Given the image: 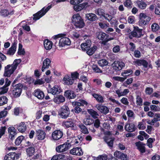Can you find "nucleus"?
<instances>
[{
  "instance_id": "e2e57ef3",
  "label": "nucleus",
  "mask_w": 160,
  "mask_h": 160,
  "mask_svg": "<svg viewBox=\"0 0 160 160\" xmlns=\"http://www.w3.org/2000/svg\"><path fill=\"white\" fill-rule=\"evenodd\" d=\"M109 100L113 103L116 104L118 106H120L121 105V103L118 101L112 98H109Z\"/></svg>"
},
{
  "instance_id": "58836bf2",
  "label": "nucleus",
  "mask_w": 160,
  "mask_h": 160,
  "mask_svg": "<svg viewBox=\"0 0 160 160\" xmlns=\"http://www.w3.org/2000/svg\"><path fill=\"white\" fill-rule=\"evenodd\" d=\"M97 47L96 46H94L92 48H90L87 50V54L89 56L92 55L94 52L97 49Z\"/></svg>"
},
{
  "instance_id": "6ab92c4d",
  "label": "nucleus",
  "mask_w": 160,
  "mask_h": 160,
  "mask_svg": "<svg viewBox=\"0 0 160 160\" xmlns=\"http://www.w3.org/2000/svg\"><path fill=\"white\" fill-rule=\"evenodd\" d=\"M104 139L109 147L111 148L113 147V141L114 140V138L113 137L105 136L104 137Z\"/></svg>"
},
{
  "instance_id": "4c0bfd02",
  "label": "nucleus",
  "mask_w": 160,
  "mask_h": 160,
  "mask_svg": "<svg viewBox=\"0 0 160 160\" xmlns=\"http://www.w3.org/2000/svg\"><path fill=\"white\" fill-rule=\"evenodd\" d=\"M9 156V158L11 160H16L18 159L19 157V155L16 154L14 152L9 153L7 154Z\"/></svg>"
},
{
  "instance_id": "4468645a",
  "label": "nucleus",
  "mask_w": 160,
  "mask_h": 160,
  "mask_svg": "<svg viewBox=\"0 0 160 160\" xmlns=\"http://www.w3.org/2000/svg\"><path fill=\"white\" fill-rule=\"evenodd\" d=\"M63 133L59 130H56L54 131L52 135V138L53 140H58L62 136Z\"/></svg>"
},
{
  "instance_id": "864d4df0",
  "label": "nucleus",
  "mask_w": 160,
  "mask_h": 160,
  "mask_svg": "<svg viewBox=\"0 0 160 160\" xmlns=\"http://www.w3.org/2000/svg\"><path fill=\"white\" fill-rule=\"evenodd\" d=\"M155 140V139L150 138H149L147 140V145L149 148H152V143Z\"/></svg>"
},
{
  "instance_id": "4d7b16f0",
  "label": "nucleus",
  "mask_w": 160,
  "mask_h": 160,
  "mask_svg": "<svg viewBox=\"0 0 160 160\" xmlns=\"http://www.w3.org/2000/svg\"><path fill=\"white\" fill-rule=\"evenodd\" d=\"M0 89L1 91L0 92V95H2L8 92V88L5 86H3Z\"/></svg>"
},
{
  "instance_id": "49530a36",
  "label": "nucleus",
  "mask_w": 160,
  "mask_h": 160,
  "mask_svg": "<svg viewBox=\"0 0 160 160\" xmlns=\"http://www.w3.org/2000/svg\"><path fill=\"white\" fill-rule=\"evenodd\" d=\"M107 156L106 154H103L96 157L93 160H107Z\"/></svg>"
},
{
  "instance_id": "3c124183",
  "label": "nucleus",
  "mask_w": 160,
  "mask_h": 160,
  "mask_svg": "<svg viewBox=\"0 0 160 160\" xmlns=\"http://www.w3.org/2000/svg\"><path fill=\"white\" fill-rule=\"evenodd\" d=\"M93 70L96 73H100L102 72V71L96 65H93L92 67Z\"/></svg>"
},
{
  "instance_id": "c03bdc74",
  "label": "nucleus",
  "mask_w": 160,
  "mask_h": 160,
  "mask_svg": "<svg viewBox=\"0 0 160 160\" xmlns=\"http://www.w3.org/2000/svg\"><path fill=\"white\" fill-rule=\"evenodd\" d=\"M95 12L98 15L100 16H103L105 13L103 9L101 8H98L95 10Z\"/></svg>"
},
{
  "instance_id": "b1692460",
  "label": "nucleus",
  "mask_w": 160,
  "mask_h": 160,
  "mask_svg": "<svg viewBox=\"0 0 160 160\" xmlns=\"http://www.w3.org/2000/svg\"><path fill=\"white\" fill-rule=\"evenodd\" d=\"M17 47V44L14 42L7 51V54L9 55H12L15 53Z\"/></svg>"
},
{
  "instance_id": "0e129e2a",
  "label": "nucleus",
  "mask_w": 160,
  "mask_h": 160,
  "mask_svg": "<svg viewBox=\"0 0 160 160\" xmlns=\"http://www.w3.org/2000/svg\"><path fill=\"white\" fill-rule=\"evenodd\" d=\"M135 21V18L133 16H131L128 18V21L129 23L132 24Z\"/></svg>"
},
{
  "instance_id": "a878e982",
  "label": "nucleus",
  "mask_w": 160,
  "mask_h": 160,
  "mask_svg": "<svg viewBox=\"0 0 160 160\" xmlns=\"http://www.w3.org/2000/svg\"><path fill=\"white\" fill-rule=\"evenodd\" d=\"M64 95L69 99L73 98L76 97L74 92L70 90L66 91L65 92Z\"/></svg>"
},
{
  "instance_id": "0eeeda50",
  "label": "nucleus",
  "mask_w": 160,
  "mask_h": 160,
  "mask_svg": "<svg viewBox=\"0 0 160 160\" xmlns=\"http://www.w3.org/2000/svg\"><path fill=\"white\" fill-rule=\"evenodd\" d=\"M142 35V29L138 27H134L133 31L128 34L130 39H132L133 37L139 38Z\"/></svg>"
},
{
  "instance_id": "5fc2aeb1",
  "label": "nucleus",
  "mask_w": 160,
  "mask_h": 160,
  "mask_svg": "<svg viewBox=\"0 0 160 160\" xmlns=\"http://www.w3.org/2000/svg\"><path fill=\"white\" fill-rule=\"evenodd\" d=\"M79 76V74L76 72H74L71 73V78L74 81L76 79L78 78Z\"/></svg>"
},
{
  "instance_id": "2eb2a0df",
  "label": "nucleus",
  "mask_w": 160,
  "mask_h": 160,
  "mask_svg": "<svg viewBox=\"0 0 160 160\" xmlns=\"http://www.w3.org/2000/svg\"><path fill=\"white\" fill-rule=\"evenodd\" d=\"M70 154L78 156H80L83 154V152L80 148L77 147L73 148L70 152Z\"/></svg>"
},
{
  "instance_id": "393cba45",
  "label": "nucleus",
  "mask_w": 160,
  "mask_h": 160,
  "mask_svg": "<svg viewBox=\"0 0 160 160\" xmlns=\"http://www.w3.org/2000/svg\"><path fill=\"white\" fill-rule=\"evenodd\" d=\"M63 81L64 84L67 85H72L74 81L68 75H66L63 79Z\"/></svg>"
},
{
  "instance_id": "20e7f679",
  "label": "nucleus",
  "mask_w": 160,
  "mask_h": 160,
  "mask_svg": "<svg viewBox=\"0 0 160 160\" xmlns=\"http://www.w3.org/2000/svg\"><path fill=\"white\" fill-rule=\"evenodd\" d=\"M52 8L51 5L48 6L46 8L43 7L40 11L33 14V20L36 21L43 16Z\"/></svg>"
},
{
  "instance_id": "a18cd8bd",
  "label": "nucleus",
  "mask_w": 160,
  "mask_h": 160,
  "mask_svg": "<svg viewBox=\"0 0 160 160\" xmlns=\"http://www.w3.org/2000/svg\"><path fill=\"white\" fill-rule=\"evenodd\" d=\"M35 149L33 147H30L27 149V152L28 155L29 156H32L34 152Z\"/></svg>"
},
{
  "instance_id": "f257e3e1",
  "label": "nucleus",
  "mask_w": 160,
  "mask_h": 160,
  "mask_svg": "<svg viewBox=\"0 0 160 160\" xmlns=\"http://www.w3.org/2000/svg\"><path fill=\"white\" fill-rule=\"evenodd\" d=\"M21 61L20 59H15L12 64L8 65L5 67L4 76L8 77H10L17 69Z\"/></svg>"
},
{
  "instance_id": "37998d69",
  "label": "nucleus",
  "mask_w": 160,
  "mask_h": 160,
  "mask_svg": "<svg viewBox=\"0 0 160 160\" xmlns=\"http://www.w3.org/2000/svg\"><path fill=\"white\" fill-rule=\"evenodd\" d=\"M8 99L6 97L2 96L0 97V106L3 105L8 102Z\"/></svg>"
},
{
  "instance_id": "f8f14e48",
  "label": "nucleus",
  "mask_w": 160,
  "mask_h": 160,
  "mask_svg": "<svg viewBox=\"0 0 160 160\" xmlns=\"http://www.w3.org/2000/svg\"><path fill=\"white\" fill-rule=\"evenodd\" d=\"M124 66L125 64L123 62L119 61H115L112 64L113 69L115 70H121Z\"/></svg>"
},
{
  "instance_id": "774afa93",
  "label": "nucleus",
  "mask_w": 160,
  "mask_h": 160,
  "mask_svg": "<svg viewBox=\"0 0 160 160\" xmlns=\"http://www.w3.org/2000/svg\"><path fill=\"white\" fill-rule=\"evenodd\" d=\"M119 159L121 160H128V157L126 154L122 153Z\"/></svg>"
},
{
  "instance_id": "2f4dec72",
  "label": "nucleus",
  "mask_w": 160,
  "mask_h": 160,
  "mask_svg": "<svg viewBox=\"0 0 160 160\" xmlns=\"http://www.w3.org/2000/svg\"><path fill=\"white\" fill-rule=\"evenodd\" d=\"M85 18L91 21H95L97 19L96 15L93 13L87 14Z\"/></svg>"
},
{
  "instance_id": "473e14b6",
  "label": "nucleus",
  "mask_w": 160,
  "mask_h": 160,
  "mask_svg": "<svg viewBox=\"0 0 160 160\" xmlns=\"http://www.w3.org/2000/svg\"><path fill=\"white\" fill-rule=\"evenodd\" d=\"M103 17L108 22H110L111 21L110 23L111 24H113L114 23H116L118 22V21L116 20H113L112 21H111V20L112 18V16L108 14L105 13Z\"/></svg>"
},
{
  "instance_id": "f704fd0d",
  "label": "nucleus",
  "mask_w": 160,
  "mask_h": 160,
  "mask_svg": "<svg viewBox=\"0 0 160 160\" xmlns=\"http://www.w3.org/2000/svg\"><path fill=\"white\" fill-rule=\"evenodd\" d=\"M107 35L105 33L102 32H98L97 33V38L99 40H103L108 37Z\"/></svg>"
},
{
  "instance_id": "bb28decb",
  "label": "nucleus",
  "mask_w": 160,
  "mask_h": 160,
  "mask_svg": "<svg viewBox=\"0 0 160 160\" xmlns=\"http://www.w3.org/2000/svg\"><path fill=\"white\" fill-rule=\"evenodd\" d=\"M16 125L17 129L19 132H22L26 131L27 127L24 122H21Z\"/></svg>"
},
{
  "instance_id": "6e6d98bb",
  "label": "nucleus",
  "mask_w": 160,
  "mask_h": 160,
  "mask_svg": "<svg viewBox=\"0 0 160 160\" xmlns=\"http://www.w3.org/2000/svg\"><path fill=\"white\" fill-rule=\"evenodd\" d=\"M6 129V128L5 126L1 127H0V138L5 134Z\"/></svg>"
},
{
  "instance_id": "423d86ee",
  "label": "nucleus",
  "mask_w": 160,
  "mask_h": 160,
  "mask_svg": "<svg viewBox=\"0 0 160 160\" xmlns=\"http://www.w3.org/2000/svg\"><path fill=\"white\" fill-rule=\"evenodd\" d=\"M139 20L138 22L139 26H142L148 24L151 20V18L145 14L141 13L139 14Z\"/></svg>"
},
{
  "instance_id": "1a4fd4ad",
  "label": "nucleus",
  "mask_w": 160,
  "mask_h": 160,
  "mask_svg": "<svg viewBox=\"0 0 160 160\" xmlns=\"http://www.w3.org/2000/svg\"><path fill=\"white\" fill-rule=\"evenodd\" d=\"M69 144L65 142L62 144L57 146L56 148V152L59 153L66 152L68 150L70 147Z\"/></svg>"
},
{
  "instance_id": "72a5a7b5",
  "label": "nucleus",
  "mask_w": 160,
  "mask_h": 160,
  "mask_svg": "<svg viewBox=\"0 0 160 160\" xmlns=\"http://www.w3.org/2000/svg\"><path fill=\"white\" fill-rule=\"evenodd\" d=\"M92 96L98 102L103 103L104 102V98L101 95L94 93Z\"/></svg>"
},
{
  "instance_id": "052dcab7",
  "label": "nucleus",
  "mask_w": 160,
  "mask_h": 160,
  "mask_svg": "<svg viewBox=\"0 0 160 160\" xmlns=\"http://www.w3.org/2000/svg\"><path fill=\"white\" fill-rule=\"evenodd\" d=\"M73 8L74 10L77 12L80 11L82 9L80 4L78 5H74Z\"/></svg>"
},
{
  "instance_id": "5701e85b",
  "label": "nucleus",
  "mask_w": 160,
  "mask_h": 160,
  "mask_svg": "<svg viewBox=\"0 0 160 160\" xmlns=\"http://www.w3.org/2000/svg\"><path fill=\"white\" fill-rule=\"evenodd\" d=\"M34 95L39 99H42L44 97L43 92L39 89L34 91Z\"/></svg>"
},
{
  "instance_id": "c85d7f7f",
  "label": "nucleus",
  "mask_w": 160,
  "mask_h": 160,
  "mask_svg": "<svg viewBox=\"0 0 160 160\" xmlns=\"http://www.w3.org/2000/svg\"><path fill=\"white\" fill-rule=\"evenodd\" d=\"M8 132L9 134V138L11 139H12L16 134V129L13 127H9L8 129Z\"/></svg>"
},
{
  "instance_id": "dca6fc26",
  "label": "nucleus",
  "mask_w": 160,
  "mask_h": 160,
  "mask_svg": "<svg viewBox=\"0 0 160 160\" xmlns=\"http://www.w3.org/2000/svg\"><path fill=\"white\" fill-rule=\"evenodd\" d=\"M36 134L37 139L38 140H42L45 138L46 133L42 129L37 130Z\"/></svg>"
},
{
  "instance_id": "a19ab883",
  "label": "nucleus",
  "mask_w": 160,
  "mask_h": 160,
  "mask_svg": "<svg viewBox=\"0 0 160 160\" xmlns=\"http://www.w3.org/2000/svg\"><path fill=\"white\" fill-rule=\"evenodd\" d=\"M98 65L101 67L107 65L108 64V62L105 59H102L99 60L98 62Z\"/></svg>"
},
{
  "instance_id": "c9c22d12",
  "label": "nucleus",
  "mask_w": 160,
  "mask_h": 160,
  "mask_svg": "<svg viewBox=\"0 0 160 160\" xmlns=\"http://www.w3.org/2000/svg\"><path fill=\"white\" fill-rule=\"evenodd\" d=\"M136 2L138 7L142 9H144L147 6L146 3L142 0H137Z\"/></svg>"
},
{
  "instance_id": "9d476101",
  "label": "nucleus",
  "mask_w": 160,
  "mask_h": 160,
  "mask_svg": "<svg viewBox=\"0 0 160 160\" xmlns=\"http://www.w3.org/2000/svg\"><path fill=\"white\" fill-rule=\"evenodd\" d=\"M62 125L67 128L71 127L74 130L77 129V127L74 122L73 120L72 119H68L66 121H63Z\"/></svg>"
},
{
  "instance_id": "a211bd4d",
  "label": "nucleus",
  "mask_w": 160,
  "mask_h": 160,
  "mask_svg": "<svg viewBox=\"0 0 160 160\" xmlns=\"http://www.w3.org/2000/svg\"><path fill=\"white\" fill-rule=\"evenodd\" d=\"M51 61L50 59L46 58L45 59L43 62V65L41 69L42 72L44 71L45 70L49 68L51 65Z\"/></svg>"
},
{
  "instance_id": "ea45409f",
  "label": "nucleus",
  "mask_w": 160,
  "mask_h": 160,
  "mask_svg": "<svg viewBox=\"0 0 160 160\" xmlns=\"http://www.w3.org/2000/svg\"><path fill=\"white\" fill-rule=\"evenodd\" d=\"M88 112L92 117L94 118H97L99 116L97 112L92 109L88 110Z\"/></svg>"
},
{
  "instance_id": "39448f33",
  "label": "nucleus",
  "mask_w": 160,
  "mask_h": 160,
  "mask_svg": "<svg viewBox=\"0 0 160 160\" xmlns=\"http://www.w3.org/2000/svg\"><path fill=\"white\" fill-rule=\"evenodd\" d=\"M71 44V41L70 39L68 38L65 37L61 38L58 42H55V45L56 47L58 46L59 48H62L66 46L70 45Z\"/></svg>"
},
{
  "instance_id": "8fccbe9b",
  "label": "nucleus",
  "mask_w": 160,
  "mask_h": 160,
  "mask_svg": "<svg viewBox=\"0 0 160 160\" xmlns=\"http://www.w3.org/2000/svg\"><path fill=\"white\" fill-rule=\"evenodd\" d=\"M159 28L160 27L159 25L156 23H153L151 26L152 30L153 32H156L158 31Z\"/></svg>"
},
{
  "instance_id": "412c9836",
  "label": "nucleus",
  "mask_w": 160,
  "mask_h": 160,
  "mask_svg": "<svg viewBox=\"0 0 160 160\" xmlns=\"http://www.w3.org/2000/svg\"><path fill=\"white\" fill-rule=\"evenodd\" d=\"M91 42L89 40H87L86 42L81 44V47L83 51L87 50L91 46Z\"/></svg>"
},
{
  "instance_id": "c756f323",
  "label": "nucleus",
  "mask_w": 160,
  "mask_h": 160,
  "mask_svg": "<svg viewBox=\"0 0 160 160\" xmlns=\"http://www.w3.org/2000/svg\"><path fill=\"white\" fill-rule=\"evenodd\" d=\"M14 12V11L13 10H12L9 12L6 9L1 10L0 11V15L3 17H6L8 16L9 15H12Z\"/></svg>"
},
{
  "instance_id": "de8ad7c7",
  "label": "nucleus",
  "mask_w": 160,
  "mask_h": 160,
  "mask_svg": "<svg viewBox=\"0 0 160 160\" xmlns=\"http://www.w3.org/2000/svg\"><path fill=\"white\" fill-rule=\"evenodd\" d=\"M93 122V120L91 118H86L83 120V122L86 125H90Z\"/></svg>"
},
{
  "instance_id": "680f3d73",
  "label": "nucleus",
  "mask_w": 160,
  "mask_h": 160,
  "mask_svg": "<svg viewBox=\"0 0 160 160\" xmlns=\"http://www.w3.org/2000/svg\"><path fill=\"white\" fill-rule=\"evenodd\" d=\"M127 114L129 118H134L133 112L131 110H128L127 112Z\"/></svg>"
},
{
  "instance_id": "bf43d9fd",
  "label": "nucleus",
  "mask_w": 160,
  "mask_h": 160,
  "mask_svg": "<svg viewBox=\"0 0 160 160\" xmlns=\"http://www.w3.org/2000/svg\"><path fill=\"white\" fill-rule=\"evenodd\" d=\"M66 34L65 33H60L54 36L53 37V38L54 39L56 40L59 38H62V37H66Z\"/></svg>"
},
{
  "instance_id": "e433bc0d",
  "label": "nucleus",
  "mask_w": 160,
  "mask_h": 160,
  "mask_svg": "<svg viewBox=\"0 0 160 160\" xmlns=\"http://www.w3.org/2000/svg\"><path fill=\"white\" fill-rule=\"evenodd\" d=\"M65 101V98L64 97L61 95L58 96L53 99L54 102L58 104L63 102Z\"/></svg>"
},
{
  "instance_id": "6e6552de",
  "label": "nucleus",
  "mask_w": 160,
  "mask_h": 160,
  "mask_svg": "<svg viewBox=\"0 0 160 160\" xmlns=\"http://www.w3.org/2000/svg\"><path fill=\"white\" fill-rule=\"evenodd\" d=\"M22 84L19 83L16 85L12 91L13 96L16 98L19 97L22 92Z\"/></svg>"
},
{
  "instance_id": "09e8293b",
  "label": "nucleus",
  "mask_w": 160,
  "mask_h": 160,
  "mask_svg": "<svg viewBox=\"0 0 160 160\" xmlns=\"http://www.w3.org/2000/svg\"><path fill=\"white\" fill-rule=\"evenodd\" d=\"M24 138L22 136L18 137L15 140V144L16 145H19L22 141L24 139Z\"/></svg>"
},
{
  "instance_id": "9b49d317",
  "label": "nucleus",
  "mask_w": 160,
  "mask_h": 160,
  "mask_svg": "<svg viewBox=\"0 0 160 160\" xmlns=\"http://www.w3.org/2000/svg\"><path fill=\"white\" fill-rule=\"evenodd\" d=\"M70 111L68 108L66 106H63L61 108L59 115L62 118H66L69 116Z\"/></svg>"
},
{
  "instance_id": "13d9d810",
  "label": "nucleus",
  "mask_w": 160,
  "mask_h": 160,
  "mask_svg": "<svg viewBox=\"0 0 160 160\" xmlns=\"http://www.w3.org/2000/svg\"><path fill=\"white\" fill-rule=\"evenodd\" d=\"M84 0H71L70 3L71 4L76 5L82 2Z\"/></svg>"
},
{
  "instance_id": "69168bd1",
  "label": "nucleus",
  "mask_w": 160,
  "mask_h": 160,
  "mask_svg": "<svg viewBox=\"0 0 160 160\" xmlns=\"http://www.w3.org/2000/svg\"><path fill=\"white\" fill-rule=\"evenodd\" d=\"M142 100L139 96H137L136 98V102L138 105H142Z\"/></svg>"
},
{
  "instance_id": "f03ea898",
  "label": "nucleus",
  "mask_w": 160,
  "mask_h": 160,
  "mask_svg": "<svg viewBox=\"0 0 160 160\" xmlns=\"http://www.w3.org/2000/svg\"><path fill=\"white\" fill-rule=\"evenodd\" d=\"M72 22L77 28H82L85 24L80 15L78 14H74L72 18Z\"/></svg>"
},
{
  "instance_id": "338daca9",
  "label": "nucleus",
  "mask_w": 160,
  "mask_h": 160,
  "mask_svg": "<svg viewBox=\"0 0 160 160\" xmlns=\"http://www.w3.org/2000/svg\"><path fill=\"white\" fill-rule=\"evenodd\" d=\"M153 91V89L151 88L148 87L146 88L145 92L146 94L148 95L151 94Z\"/></svg>"
},
{
  "instance_id": "cd10ccee",
  "label": "nucleus",
  "mask_w": 160,
  "mask_h": 160,
  "mask_svg": "<svg viewBox=\"0 0 160 160\" xmlns=\"http://www.w3.org/2000/svg\"><path fill=\"white\" fill-rule=\"evenodd\" d=\"M52 42L48 39H46L44 42V46L45 49L47 50L51 49L52 46Z\"/></svg>"
},
{
  "instance_id": "7ed1b4c3",
  "label": "nucleus",
  "mask_w": 160,
  "mask_h": 160,
  "mask_svg": "<svg viewBox=\"0 0 160 160\" xmlns=\"http://www.w3.org/2000/svg\"><path fill=\"white\" fill-rule=\"evenodd\" d=\"M132 73V71L131 69L124 70L121 73V76L123 77L119 76H115L112 78V79L115 81H118L121 82H123L127 78V77Z\"/></svg>"
},
{
  "instance_id": "7c9ffc66",
  "label": "nucleus",
  "mask_w": 160,
  "mask_h": 160,
  "mask_svg": "<svg viewBox=\"0 0 160 160\" xmlns=\"http://www.w3.org/2000/svg\"><path fill=\"white\" fill-rule=\"evenodd\" d=\"M72 104L78 106H87L88 105V103L84 100L80 99L78 100V101L73 102Z\"/></svg>"
},
{
  "instance_id": "79ce46f5",
  "label": "nucleus",
  "mask_w": 160,
  "mask_h": 160,
  "mask_svg": "<svg viewBox=\"0 0 160 160\" xmlns=\"http://www.w3.org/2000/svg\"><path fill=\"white\" fill-rule=\"evenodd\" d=\"M79 127L81 129V131L84 134H88L89 133L88 129L83 125L81 124L79 126Z\"/></svg>"
},
{
  "instance_id": "f3484780",
  "label": "nucleus",
  "mask_w": 160,
  "mask_h": 160,
  "mask_svg": "<svg viewBox=\"0 0 160 160\" xmlns=\"http://www.w3.org/2000/svg\"><path fill=\"white\" fill-rule=\"evenodd\" d=\"M48 91L52 95H55L59 94L62 91L60 87L58 86H55L48 90Z\"/></svg>"
},
{
  "instance_id": "603ef678",
  "label": "nucleus",
  "mask_w": 160,
  "mask_h": 160,
  "mask_svg": "<svg viewBox=\"0 0 160 160\" xmlns=\"http://www.w3.org/2000/svg\"><path fill=\"white\" fill-rule=\"evenodd\" d=\"M150 108L151 110L155 112L160 111V107L158 106L152 105H150Z\"/></svg>"
},
{
  "instance_id": "4be33fe9",
  "label": "nucleus",
  "mask_w": 160,
  "mask_h": 160,
  "mask_svg": "<svg viewBox=\"0 0 160 160\" xmlns=\"http://www.w3.org/2000/svg\"><path fill=\"white\" fill-rule=\"evenodd\" d=\"M124 127L126 131L130 132L134 131L136 129L134 125L132 123H127Z\"/></svg>"
},
{
  "instance_id": "ddd939ff",
  "label": "nucleus",
  "mask_w": 160,
  "mask_h": 160,
  "mask_svg": "<svg viewBox=\"0 0 160 160\" xmlns=\"http://www.w3.org/2000/svg\"><path fill=\"white\" fill-rule=\"evenodd\" d=\"M95 107L99 111L102 113L106 114L109 112V110L108 108L102 104H97L96 105Z\"/></svg>"
},
{
  "instance_id": "aec40b11",
  "label": "nucleus",
  "mask_w": 160,
  "mask_h": 160,
  "mask_svg": "<svg viewBox=\"0 0 160 160\" xmlns=\"http://www.w3.org/2000/svg\"><path fill=\"white\" fill-rule=\"evenodd\" d=\"M137 148L142 153H144L146 151L145 148L144 146L145 144H143L141 142H136L135 143Z\"/></svg>"
}]
</instances>
